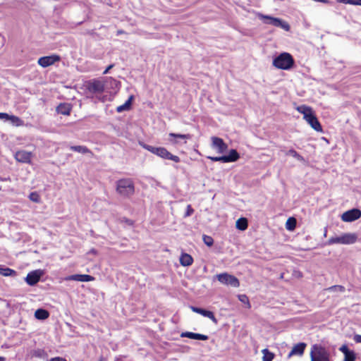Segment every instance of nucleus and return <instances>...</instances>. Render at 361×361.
<instances>
[{
  "label": "nucleus",
  "instance_id": "1",
  "mask_svg": "<svg viewBox=\"0 0 361 361\" xmlns=\"http://www.w3.org/2000/svg\"><path fill=\"white\" fill-rule=\"evenodd\" d=\"M272 66L281 71H291L296 67L295 60L291 54L287 51L276 53L272 56Z\"/></svg>",
  "mask_w": 361,
  "mask_h": 361
},
{
  "label": "nucleus",
  "instance_id": "2",
  "mask_svg": "<svg viewBox=\"0 0 361 361\" xmlns=\"http://www.w3.org/2000/svg\"><path fill=\"white\" fill-rule=\"evenodd\" d=\"M138 145L143 149L149 151L152 154H155L163 159L171 160L175 163H179L180 161V159L178 156L171 154L164 147H155L146 144L143 140H138Z\"/></svg>",
  "mask_w": 361,
  "mask_h": 361
},
{
  "label": "nucleus",
  "instance_id": "3",
  "mask_svg": "<svg viewBox=\"0 0 361 361\" xmlns=\"http://www.w3.org/2000/svg\"><path fill=\"white\" fill-rule=\"evenodd\" d=\"M116 192L123 198L129 199L135 192V185L130 178H122L118 179L116 183Z\"/></svg>",
  "mask_w": 361,
  "mask_h": 361
},
{
  "label": "nucleus",
  "instance_id": "4",
  "mask_svg": "<svg viewBox=\"0 0 361 361\" xmlns=\"http://www.w3.org/2000/svg\"><path fill=\"white\" fill-rule=\"evenodd\" d=\"M256 16L264 23L266 25H273L276 27H280L285 31H290V25L289 23L285 20L275 17L272 15L264 14L260 12H257L256 13Z\"/></svg>",
  "mask_w": 361,
  "mask_h": 361
},
{
  "label": "nucleus",
  "instance_id": "5",
  "mask_svg": "<svg viewBox=\"0 0 361 361\" xmlns=\"http://www.w3.org/2000/svg\"><path fill=\"white\" fill-rule=\"evenodd\" d=\"M310 357V361H333L329 350L319 343L312 345Z\"/></svg>",
  "mask_w": 361,
  "mask_h": 361
},
{
  "label": "nucleus",
  "instance_id": "6",
  "mask_svg": "<svg viewBox=\"0 0 361 361\" xmlns=\"http://www.w3.org/2000/svg\"><path fill=\"white\" fill-rule=\"evenodd\" d=\"M214 278L221 284L233 288H238L240 286L239 279L233 274L228 272H222L217 274Z\"/></svg>",
  "mask_w": 361,
  "mask_h": 361
},
{
  "label": "nucleus",
  "instance_id": "7",
  "mask_svg": "<svg viewBox=\"0 0 361 361\" xmlns=\"http://www.w3.org/2000/svg\"><path fill=\"white\" fill-rule=\"evenodd\" d=\"M45 275V270L37 269L29 271L27 276L24 278V281L27 285L30 286H36L39 281H44L43 279Z\"/></svg>",
  "mask_w": 361,
  "mask_h": 361
},
{
  "label": "nucleus",
  "instance_id": "8",
  "mask_svg": "<svg viewBox=\"0 0 361 361\" xmlns=\"http://www.w3.org/2000/svg\"><path fill=\"white\" fill-rule=\"evenodd\" d=\"M85 89L93 94H102L105 90V85L99 79L94 78L85 82Z\"/></svg>",
  "mask_w": 361,
  "mask_h": 361
},
{
  "label": "nucleus",
  "instance_id": "9",
  "mask_svg": "<svg viewBox=\"0 0 361 361\" xmlns=\"http://www.w3.org/2000/svg\"><path fill=\"white\" fill-rule=\"evenodd\" d=\"M61 59V56L57 54H51L47 56H43L38 59L37 64L42 68H48L55 63L60 61Z\"/></svg>",
  "mask_w": 361,
  "mask_h": 361
},
{
  "label": "nucleus",
  "instance_id": "10",
  "mask_svg": "<svg viewBox=\"0 0 361 361\" xmlns=\"http://www.w3.org/2000/svg\"><path fill=\"white\" fill-rule=\"evenodd\" d=\"M361 217V210L359 208H352L344 212L341 215V219L343 222L351 223Z\"/></svg>",
  "mask_w": 361,
  "mask_h": 361
},
{
  "label": "nucleus",
  "instance_id": "11",
  "mask_svg": "<svg viewBox=\"0 0 361 361\" xmlns=\"http://www.w3.org/2000/svg\"><path fill=\"white\" fill-rule=\"evenodd\" d=\"M338 350L343 354V361H356L357 359V353L352 349H350L347 343L342 344Z\"/></svg>",
  "mask_w": 361,
  "mask_h": 361
},
{
  "label": "nucleus",
  "instance_id": "12",
  "mask_svg": "<svg viewBox=\"0 0 361 361\" xmlns=\"http://www.w3.org/2000/svg\"><path fill=\"white\" fill-rule=\"evenodd\" d=\"M190 309L193 312L199 314L204 317L210 319L214 324L218 323V319L215 317L214 312L207 308H203L197 306H190Z\"/></svg>",
  "mask_w": 361,
  "mask_h": 361
},
{
  "label": "nucleus",
  "instance_id": "13",
  "mask_svg": "<svg viewBox=\"0 0 361 361\" xmlns=\"http://www.w3.org/2000/svg\"><path fill=\"white\" fill-rule=\"evenodd\" d=\"M95 278L90 275L86 274H74L68 275L64 278L66 281H79V282H90L94 281Z\"/></svg>",
  "mask_w": 361,
  "mask_h": 361
},
{
  "label": "nucleus",
  "instance_id": "14",
  "mask_svg": "<svg viewBox=\"0 0 361 361\" xmlns=\"http://www.w3.org/2000/svg\"><path fill=\"white\" fill-rule=\"evenodd\" d=\"M212 145L214 149H215L218 153L224 154L228 150V145L224 142V140L216 136L212 137Z\"/></svg>",
  "mask_w": 361,
  "mask_h": 361
},
{
  "label": "nucleus",
  "instance_id": "15",
  "mask_svg": "<svg viewBox=\"0 0 361 361\" xmlns=\"http://www.w3.org/2000/svg\"><path fill=\"white\" fill-rule=\"evenodd\" d=\"M310 126L317 132H323L322 126L314 111L304 118Z\"/></svg>",
  "mask_w": 361,
  "mask_h": 361
},
{
  "label": "nucleus",
  "instance_id": "16",
  "mask_svg": "<svg viewBox=\"0 0 361 361\" xmlns=\"http://www.w3.org/2000/svg\"><path fill=\"white\" fill-rule=\"evenodd\" d=\"M32 152L26 150H18L14 154L15 159L20 163L30 164L32 161Z\"/></svg>",
  "mask_w": 361,
  "mask_h": 361
},
{
  "label": "nucleus",
  "instance_id": "17",
  "mask_svg": "<svg viewBox=\"0 0 361 361\" xmlns=\"http://www.w3.org/2000/svg\"><path fill=\"white\" fill-rule=\"evenodd\" d=\"M307 347V343L305 342H299L294 344L290 351L288 354V358L294 355L302 356L304 354L305 350Z\"/></svg>",
  "mask_w": 361,
  "mask_h": 361
},
{
  "label": "nucleus",
  "instance_id": "18",
  "mask_svg": "<svg viewBox=\"0 0 361 361\" xmlns=\"http://www.w3.org/2000/svg\"><path fill=\"white\" fill-rule=\"evenodd\" d=\"M180 336L181 338H187L192 340L203 341H207L209 339V336L207 335L188 331L181 332Z\"/></svg>",
  "mask_w": 361,
  "mask_h": 361
},
{
  "label": "nucleus",
  "instance_id": "19",
  "mask_svg": "<svg viewBox=\"0 0 361 361\" xmlns=\"http://www.w3.org/2000/svg\"><path fill=\"white\" fill-rule=\"evenodd\" d=\"M30 355L31 358H38L44 361L49 360L48 353L44 348H34L30 350Z\"/></svg>",
  "mask_w": 361,
  "mask_h": 361
},
{
  "label": "nucleus",
  "instance_id": "20",
  "mask_svg": "<svg viewBox=\"0 0 361 361\" xmlns=\"http://www.w3.org/2000/svg\"><path fill=\"white\" fill-rule=\"evenodd\" d=\"M5 123H9L13 126L20 127L24 125V121L19 116L6 113L4 119Z\"/></svg>",
  "mask_w": 361,
  "mask_h": 361
},
{
  "label": "nucleus",
  "instance_id": "21",
  "mask_svg": "<svg viewBox=\"0 0 361 361\" xmlns=\"http://www.w3.org/2000/svg\"><path fill=\"white\" fill-rule=\"evenodd\" d=\"M73 106L72 104L68 102H61L56 107V111L58 114L63 116H69L71 113Z\"/></svg>",
  "mask_w": 361,
  "mask_h": 361
},
{
  "label": "nucleus",
  "instance_id": "22",
  "mask_svg": "<svg viewBox=\"0 0 361 361\" xmlns=\"http://www.w3.org/2000/svg\"><path fill=\"white\" fill-rule=\"evenodd\" d=\"M341 235L342 245H352L357 242L358 235L355 233H343Z\"/></svg>",
  "mask_w": 361,
  "mask_h": 361
},
{
  "label": "nucleus",
  "instance_id": "23",
  "mask_svg": "<svg viewBox=\"0 0 361 361\" xmlns=\"http://www.w3.org/2000/svg\"><path fill=\"white\" fill-rule=\"evenodd\" d=\"M225 162L231 163L238 161L240 157V153L235 149H231L226 153H224Z\"/></svg>",
  "mask_w": 361,
  "mask_h": 361
},
{
  "label": "nucleus",
  "instance_id": "24",
  "mask_svg": "<svg viewBox=\"0 0 361 361\" xmlns=\"http://www.w3.org/2000/svg\"><path fill=\"white\" fill-rule=\"evenodd\" d=\"M134 99L135 96L133 94H130L123 104L116 107V111L118 113H122L130 111L132 109V104Z\"/></svg>",
  "mask_w": 361,
  "mask_h": 361
},
{
  "label": "nucleus",
  "instance_id": "25",
  "mask_svg": "<svg viewBox=\"0 0 361 361\" xmlns=\"http://www.w3.org/2000/svg\"><path fill=\"white\" fill-rule=\"evenodd\" d=\"M18 274V272L11 268H9L8 267L0 264V275L3 276H10V277H15Z\"/></svg>",
  "mask_w": 361,
  "mask_h": 361
},
{
  "label": "nucleus",
  "instance_id": "26",
  "mask_svg": "<svg viewBox=\"0 0 361 361\" xmlns=\"http://www.w3.org/2000/svg\"><path fill=\"white\" fill-rule=\"evenodd\" d=\"M193 261L192 257L186 252H182L179 257L180 264L183 267L190 266L193 263Z\"/></svg>",
  "mask_w": 361,
  "mask_h": 361
},
{
  "label": "nucleus",
  "instance_id": "27",
  "mask_svg": "<svg viewBox=\"0 0 361 361\" xmlns=\"http://www.w3.org/2000/svg\"><path fill=\"white\" fill-rule=\"evenodd\" d=\"M35 318L39 321H44L49 318V312L44 308H38L34 314Z\"/></svg>",
  "mask_w": 361,
  "mask_h": 361
},
{
  "label": "nucleus",
  "instance_id": "28",
  "mask_svg": "<svg viewBox=\"0 0 361 361\" xmlns=\"http://www.w3.org/2000/svg\"><path fill=\"white\" fill-rule=\"evenodd\" d=\"M296 110L303 115V119L314 111L312 107L306 104H301L296 107Z\"/></svg>",
  "mask_w": 361,
  "mask_h": 361
},
{
  "label": "nucleus",
  "instance_id": "29",
  "mask_svg": "<svg viewBox=\"0 0 361 361\" xmlns=\"http://www.w3.org/2000/svg\"><path fill=\"white\" fill-rule=\"evenodd\" d=\"M286 156H291L295 159H297L298 161L301 163H305L306 160L303 156H302L300 153H298L295 149L293 148H290L286 152Z\"/></svg>",
  "mask_w": 361,
  "mask_h": 361
},
{
  "label": "nucleus",
  "instance_id": "30",
  "mask_svg": "<svg viewBox=\"0 0 361 361\" xmlns=\"http://www.w3.org/2000/svg\"><path fill=\"white\" fill-rule=\"evenodd\" d=\"M247 226L248 221L245 217H240L235 221V228L240 231H245Z\"/></svg>",
  "mask_w": 361,
  "mask_h": 361
},
{
  "label": "nucleus",
  "instance_id": "31",
  "mask_svg": "<svg viewBox=\"0 0 361 361\" xmlns=\"http://www.w3.org/2000/svg\"><path fill=\"white\" fill-rule=\"evenodd\" d=\"M70 149L82 154L92 153L91 150L85 145H71L70 146Z\"/></svg>",
  "mask_w": 361,
  "mask_h": 361
},
{
  "label": "nucleus",
  "instance_id": "32",
  "mask_svg": "<svg viewBox=\"0 0 361 361\" xmlns=\"http://www.w3.org/2000/svg\"><path fill=\"white\" fill-rule=\"evenodd\" d=\"M296 219L293 216H290L285 224V228L287 231L293 232L296 228Z\"/></svg>",
  "mask_w": 361,
  "mask_h": 361
},
{
  "label": "nucleus",
  "instance_id": "33",
  "mask_svg": "<svg viewBox=\"0 0 361 361\" xmlns=\"http://www.w3.org/2000/svg\"><path fill=\"white\" fill-rule=\"evenodd\" d=\"M262 361H272L275 357V354L270 351L268 348H264L262 350Z\"/></svg>",
  "mask_w": 361,
  "mask_h": 361
},
{
  "label": "nucleus",
  "instance_id": "34",
  "mask_svg": "<svg viewBox=\"0 0 361 361\" xmlns=\"http://www.w3.org/2000/svg\"><path fill=\"white\" fill-rule=\"evenodd\" d=\"M106 82L109 83L111 88L119 90L121 87V82L112 77H107L106 78Z\"/></svg>",
  "mask_w": 361,
  "mask_h": 361
},
{
  "label": "nucleus",
  "instance_id": "35",
  "mask_svg": "<svg viewBox=\"0 0 361 361\" xmlns=\"http://www.w3.org/2000/svg\"><path fill=\"white\" fill-rule=\"evenodd\" d=\"M334 244H341V235L331 236L326 242L324 243L325 245H331Z\"/></svg>",
  "mask_w": 361,
  "mask_h": 361
},
{
  "label": "nucleus",
  "instance_id": "36",
  "mask_svg": "<svg viewBox=\"0 0 361 361\" xmlns=\"http://www.w3.org/2000/svg\"><path fill=\"white\" fill-rule=\"evenodd\" d=\"M28 198L30 201L35 203H39L41 202L40 195L37 191L31 192L28 195Z\"/></svg>",
  "mask_w": 361,
  "mask_h": 361
},
{
  "label": "nucleus",
  "instance_id": "37",
  "mask_svg": "<svg viewBox=\"0 0 361 361\" xmlns=\"http://www.w3.org/2000/svg\"><path fill=\"white\" fill-rule=\"evenodd\" d=\"M329 292H340V293H344L345 291V286L342 285H334L330 287H329L326 289Z\"/></svg>",
  "mask_w": 361,
  "mask_h": 361
},
{
  "label": "nucleus",
  "instance_id": "38",
  "mask_svg": "<svg viewBox=\"0 0 361 361\" xmlns=\"http://www.w3.org/2000/svg\"><path fill=\"white\" fill-rule=\"evenodd\" d=\"M238 299L239 301H240L242 303L246 305L247 308L251 307V304L250 302L249 298L245 294H238Z\"/></svg>",
  "mask_w": 361,
  "mask_h": 361
},
{
  "label": "nucleus",
  "instance_id": "39",
  "mask_svg": "<svg viewBox=\"0 0 361 361\" xmlns=\"http://www.w3.org/2000/svg\"><path fill=\"white\" fill-rule=\"evenodd\" d=\"M169 137L173 138H179V139H190L192 137V135L188 134H182L177 133H170Z\"/></svg>",
  "mask_w": 361,
  "mask_h": 361
},
{
  "label": "nucleus",
  "instance_id": "40",
  "mask_svg": "<svg viewBox=\"0 0 361 361\" xmlns=\"http://www.w3.org/2000/svg\"><path fill=\"white\" fill-rule=\"evenodd\" d=\"M202 240L203 243L209 247H212L214 243L213 238L206 234L202 235Z\"/></svg>",
  "mask_w": 361,
  "mask_h": 361
},
{
  "label": "nucleus",
  "instance_id": "41",
  "mask_svg": "<svg viewBox=\"0 0 361 361\" xmlns=\"http://www.w3.org/2000/svg\"><path fill=\"white\" fill-rule=\"evenodd\" d=\"M207 159L213 162H221L226 164L224 154H222L221 156H208L207 157Z\"/></svg>",
  "mask_w": 361,
  "mask_h": 361
},
{
  "label": "nucleus",
  "instance_id": "42",
  "mask_svg": "<svg viewBox=\"0 0 361 361\" xmlns=\"http://www.w3.org/2000/svg\"><path fill=\"white\" fill-rule=\"evenodd\" d=\"M195 212V209H193V207H192L191 204H188L187 207H186V209H185V214H184V217L186 218V217H189L190 216Z\"/></svg>",
  "mask_w": 361,
  "mask_h": 361
},
{
  "label": "nucleus",
  "instance_id": "43",
  "mask_svg": "<svg viewBox=\"0 0 361 361\" xmlns=\"http://www.w3.org/2000/svg\"><path fill=\"white\" fill-rule=\"evenodd\" d=\"M97 99L102 102H105L108 100H110V96L108 94L98 95L97 96Z\"/></svg>",
  "mask_w": 361,
  "mask_h": 361
},
{
  "label": "nucleus",
  "instance_id": "44",
  "mask_svg": "<svg viewBox=\"0 0 361 361\" xmlns=\"http://www.w3.org/2000/svg\"><path fill=\"white\" fill-rule=\"evenodd\" d=\"M337 2L344 4H350L355 6L356 0H336Z\"/></svg>",
  "mask_w": 361,
  "mask_h": 361
},
{
  "label": "nucleus",
  "instance_id": "45",
  "mask_svg": "<svg viewBox=\"0 0 361 361\" xmlns=\"http://www.w3.org/2000/svg\"><path fill=\"white\" fill-rule=\"evenodd\" d=\"M121 221L130 226H133L134 225L133 220L125 216L122 218Z\"/></svg>",
  "mask_w": 361,
  "mask_h": 361
},
{
  "label": "nucleus",
  "instance_id": "46",
  "mask_svg": "<svg viewBox=\"0 0 361 361\" xmlns=\"http://www.w3.org/2000/svg\"><path fill=\"white\" fill-rule=\"evenodd\" d=\"M47 361H68L65 357L61 356H56L49 359Z\"/></svg>",
  "mask_w": 361,
  "mask_h": 361
},
{
  "label": "nucleus",
  "instance_id": "47",
  "mask_svg": "<svg viewBox=\"0 0 361 361\" xmlns=\"http://www.w3.org/2000/svg\"><path fill=\"white\" fill-rule=\"evenodd\" d=\"M115 66V63H110L108 65L105 70L103 71V74L106 75L109 73L110 70L112 69Z\"/></svg>",
  "mask_w": 361,
  "mask_h": 361
},
{
  "label": "nucleus",
  "instance_id": "48",
  "mask_svg": "<svg viewBox=\"0 0 361 361\" xmlns=\"http://www.w3.org/2000/svg\"><path fill=\"white\" fill-rule=\"evenodd\" d=\"M353 339L356 343H361V335L355 334Z\"/></svg>",
  "mask_w": 361,
  "mask_h": 361
},
{
  "label": "nucleus",
  "instance_id": "49",
  "mask_svg": "<svg viewBox=\"0 0 361 361\" xmlns=\"http://www.w3.org/2000/svg\"><path fill=\"white\" fill-rule=\"evenodd\" d=\"M319 2L323 3L325 4H328V5H331V6L334 4V1H332L331 0H320Z\"/></svg>",
  "mask_w": 361,
  "mask_h": 361
},
{
  "label": "nucleus",
  "instance_id": "50",
  "mask_svg": "<svg viewBox=\"0 0 361 361\" xmlns=\"http://www.w3.org/2000/svg\"><path fill=\"white\" fill-rule=\"evenodd\" d=\"M0 180L3 182L11 181L10 176H0Z\"/></svg>",
  "mask_w": 361,
  "mask_h": 361
},
{
  "label": "nucleus",
  "instance_id": "51",
  "mask_svg": "<svg viewBox=\"0 0 361 361\" xmlns=\"http://www.w3.org/2000/svg\"><path fill=\"white\" fill-rule=\"evenodd\" d=\"M294 276L298 278H301V277H302L303 275L300 271L298 270V271H294Z\"/></svg>",
  "mask_w": 361,
  "mask_h": 361
},
{
  "label": "nucleus",
  "instance_id": "52",
  "mask_svg": "<svg viewBox=\"0 0 361 361\" xmlns=\"http://www.w3.org/2000/svg\"><path fill=\"white\" fill-rule=\"evenodd\" d=\"M126 357L125 355H120L118 356H116L114 359V361H123V360Z\"/></svg>",
  "mask_w": 361,
  "mask_h": 361
},
{
  "label": "nucleus",
  "instance_id": "53",
  "mask_svg": "<svg viewBox=\"0 0 361 361\" xmlns=\"http://www.w3.org/2000/svg\"><path fill=\"white\" fill-rule=\"evenodd\" d=\"M6 112H0V120L4 122V119L6 117Z\"/></svg>",
  "mask_w": 361,
  "mask_h": 361
},
{
  "label": "nucleus",
  "instance_id": "54",
  "mask_svg": "<svg viewBox=\"0 0 361 361\" xmlns=\"http://www.w3.org/2000/svg\"><path fill=\"white\" fill-rule=\"evenodd\" d=\"M97 361H107L106 357H104L103 355H101Z\"/></svg>",
  "mask_w": 361,
  "mask_h": 361
},
{
  "label": "nucleus",
  "instance_id": "55",
  "mask_svg": "<svg viewBox=\"0 0 361 361\" xmlns=\"http://www.w3.org/2000/svg\"><path fill=\"white\" fill-rule=\"evenodd\" d=\"M90 253L96 254L97 252V250L94 248H92L90 251Z\"/></svg>",
  "mask_w": 361,
  "mask_h": 361
},
{
  "label": "nucleus",
  "instance_id": "56",
  "mask_svg": "<svg viewBox=\"0 0 361 361\" xmlns=\"http://www.w3.org/2000/svg\"><path fill=\"white\" fill-rule=\"evenodd\" d=\"M355 6H361V0H356Z\"/></svg>",
  "mask_w": 361,
  "mask_h": 361
},
{
  "label": "nucleus",
  "instance_id": "57",
  "mask_svg": "<svg viewBox=\"0 0 361 361\" xmlns=\"http://www.w3.org/2000/svg\"><path fill=\"white\" fill-rule=\"evenodd\" d=\"M0 361H6V358L4 356H0Z\"/></svg>",
  "mask_w": 361,
  "mask_h": 361
},
{
  "label": "nucleus",
  "instance_id": "58",
  "mask_svg": "<svg viewBox=\"0 0 361 361\" xmlns=\"http://www.w3.org/2000/svg\"><path fill=\"white\" fill-rule=\"evenodd\" d=\"M322 140H324L326 142H329V140L327 138L324 137H322Z\"/></svg>",
  "mask_w": 361,
  "mask_h": 361
},
{
  "label": "nucleus",
  "instance_id": "59",
  "mask_svg": "<svg viewBox=\"0 0 361 361\" xmlns=\"http://www.w3.org/2000/svg\"><path fill=\"white\" fill-rule=\"evenodd\" d=\"M326 233H327V231H326V230H325V231H324V237H326Z\"/></svg>",
  "mask_w": 361,
  "mask_h": 361
},
{
  "label": "nucleus",
  "instance_id": "60",
  "mask_svg": "<svg viewBox=\"0 0 361 361\" xmlns=\"http://www.w3.org/2000/svg\"><path fill=\"white\" fill-rule=\"evenodd\" d=\"M3 45V42H0V47H1Z\"/></svg>",
  "mask_w": 361,
  "mask_h": 361
},
{
  "label": "nucleus",
  "instance_id": "61",
  "mask_svg": "<svg viewBox=\"0 0 361 361\" xmlns=\"http://www.w3.org/2000/svg\"><path fill=\"white\" fill-rule=\"evenodd\" d=\"M2 190L1 186H0V191Z\"/></svg>",
  "mask_w": 361,
  "mask_h": 361
}]
</instances>
